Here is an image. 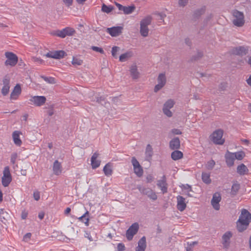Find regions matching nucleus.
Returning a JSON list of instances; mask_svg holds the SVG:
<instances>
[{"label":"nucleus","mask_w":251,"mask_h":251,"mask_svg":"<svg viewBox=\"0 0 251 251\" xmlns=\"http://www.w3.org/2000/svg\"><path fill=\"white\" fill-rule=\"evenodd\" d=\"M22 132L20 131L15 130L12 133V138L14 144L18 147H20L22 144V140L20 138V135Z\"/></svg>","instance_id":"obj_20"},{"label":"nucleus","mask_w":251,"mask_h":251,"mask_svg":"<svg viewBox=\"0 0 251 251\" xmlns=\"http://www.w3.org/2000/svg\"><path fill=\"white\" fill-rule=\"evenodd\" d=\"M137 188L141 194L147 195L150 199L153 201L157 200V196L152 189L149 188L143 187L141 185H138Z\"/></svg>","instance_id":"obj_5"},{"label":"nucleus","mask_w":251,"mask_h":251,"mask_svg":"<svg viewBox=\"0 0 251 251\" xmlns=\"http://www.w3.org/2000/svg\"><path fill=\"white\" fill-rule=\"evenodd\" d=\"M53 171L54 174L56 175H59L61 173V164L58 160H55L54 162Z\"/></svg>","instance_id":"obj_25"},{"label":"nucleus","mask_w":251,"mask_h":251,"mask_svg":"<svg viewBox=\"0 0 251 251\" xmlns=\"http://www.w3.org/2000/svg\"><path fill=\"white\" fill-rule=\"evenodd\" d=\"M27 216V213L25 212H23L22 213L21 217L22 219H25Z\"/></svg>","instance_id":"obj_64"},{"label":"nucleus","mask_w":251,"mask_h":251,"mask_svg":"<svg viewBox=\"0 0 251 251\" xmlns=\"http://www.w3.org/2000/svg\"><path fill=\"white\" fill-rule=\"evenodd\" d=\"M177 208L180 211H183L186 207L185 199L182 196H178L176 197Z\"/></svg>","instance_id":"obj_16"},{"label":"nucleus","mask_w":251,"mask_h":251,"mask_svg":"<svg viewBox=\"0 0 251 251\" xmlns=\"http://www.w3.org/2000/svg\"><path fill=\"white\" fill-rule=\"evenodd\" d=\"M232 15L234 18L233 20L234 25L238 27H241L244 25V15L243 12L235 10L232 12Z\"/></svg>","instance_id":"obj_3"},{"label":"nucleus","mask_w":251,"mask_h":251,"mask_svg":"<svg viewBox=\"0 0 251 251\" xmlns=\"http://www.w3.org/2000/svg\"><path fill=\"white\" fill-rule=\"evenodd\" d=\"M185 44L188 45V46H191L192 45V43L190 39L189 38H186L185 39Z\"/></svg>","instance_id":"obj_60"},{"label":"nucleus","mask_w":251,"mask_h":251,"mask_svg":"<svg viewBox=\"0 0 251 251\" xmlns=\"http://www.w3.org/2000/svg\"><path fill=\"white\" fill-rule=\"evenodd\" d=\"M181 188L185 190H188L189 191H192L191 187L188 184L184 185L182 184L181 186Z\"/></svg>","instance_id":"obj_55"},{"label":"nucleus","mask_w":251,"mask_h":251,"mask_svg":"<svg viewBox=\"0 0 251 251\" xmlns=\"http://www.w3.org/2000/svg\"><path fill=\"white\" fill-rule=\"evenodd\" d=\"M130 74L133 79H136L139 77V72H138L137 66L132 65L130 70Z\"/></svg>","instance_id":"obj_30"},{"label":"nucleus","mask_w":251,"mask_h":251,"mask_svg":"<svg viewBox=\"0 0 251 251\" xmlns=\"http://www.w3.org/2000/svg\"><path fill=\"white\" fill-rule=\"evenodd\" d=\"M125 245L123 243H119L117 245V251H124L125 250Z\"/></svg>","instance_id":"obj_52"},{"label":"nucleus","mask_w":251,"mask_h":251,"mask_svg":"<svg viewBox=\"0 0 251 251\" xmlns=\"http://www.w3.org/2000/svg\"><path fill=\"white\" fill-rule=\"evenodd\" d=\"M5 55L7 58L5 62V65L6 66L10 65L11 66H15L18 61L17 56L12 52H6Z\"/></svg>","instance_id":"obj_9"},{"label":"nucleus","mask_w":251,"mask_h":251,"mask_svg":"<svg viewBox=\"0 0 251 251\" xmlns=\"http://www.w3.org/2000/svg\"><path fill=\"white\" fill-rule=\"evenodd\" d=\"M133 53L131 51H127L126 52L121 54L119 57V60L121 62H125L128 59L132 57Z\"/></svg>","instance_id":"obj_27"},{"label":"nucleus","mask_w":251,"mask_h":251,"mask_svg":"<svg viewBox=\"0 0 251 251\" xmlns=\"http://www.w3.org/2000/svg\"><path fill=\"white\" fill-rule=\"evenodd\" d=\"M3 86L1 89V93L3 96H6L9 91V80L4 78L3 80Z\"/></svg>","instance_id":"obj_23"},{"label":"nucleus","mask_w":251,"mask_h":251,"mask_svg":"<svg viewBox=\"0 0 251 251\" xmlns=\"http://www.w3.org/2000/svg\"><path fill=\"white\" fill-rule=\"evenodd\" d=\"M251 222V214L246 209H243L237 222V228L239 232L246 230Z\"/></svg>","instance_id":"obj_1"},{"label":"nucleus","mask_w":251,"mask_h":251,"mask_svg":"<svg viewBox=\"0 0 251 251\" xmlns=\"http://www.w3.org/2000/svg\"><path fill=\"white\" fill-rule=\"evenodd\" d=\"M180 140L178 137H175L169 143L170 148L172 150H178L180 148Z\"/></svg>","instance_id":"obj_21"},{"label":"nucleus","mask_w":251,"mask_h":251,"mask_svg":"<svg viewBox=\"0 0 251 251\" xmlns=\"http://www.w3.org/2000/svg\"><path fill=\"white\" fill-rule=\"evenodd\" d=\"M146 239L145 236L142 237L138 242V247L139 248H146Z\"/></svg>","instance_id":"obj_37"},{"label":"nucleus","mask_w":251,"mask_h":251,"mask_svg":"<svg viewBox=\"0 0 251 251\" xmlns=\"http://www.w3.org/2000/svg\"><path fill=\"white\" fill-rule=\"evenodd\" d=\"M119 50H120V48L118 47H117V46H114L112 48L111 52H112V56L114 58H117V51H118Z\"/></svg>","instance_id":"obj_46"},{"label":"nucleus","mask_w":251,"mask_h":251,"mask_svg":"<svg viewBox=\"0 0 251 251\" xmlns=\"http://www.w3.org/2000/svg\"><path fill=\"white\" fill-rule=\"evenodd\" d=\"M145 154H146V160H150L153 154V151H152V149L151 146L148 144L147 146L146 149V151H145Z\"/></svg>","instance_id":"obj_29"},{"label":"nucleus","mask_w":251,"mask_h":251,"mask_svg":"<svg viewBox=\"0 0 251 251\" xmlns=\"http://www.w3.org/2000/svg\"><path fill=\"white\" fill-rule=\"evenodd\" d=\"M172 133L175 135H180L182 133L181 131L178 129L174 128L172 130Z\"/></svg>","instance_id":"obj_54"},{"label":"nucleus","mask_w":251,"mask_h":251,"mask_svg":"<svg viewBox=\"0 0 251 251\" xmlns=\"http://www.w3.org/2000/svg\"><path fill=\"white\" fill-rule=\"evenodd\" d=\"M164 86L158 83L157 85H156L154 87V91L155 92H158L159 90H160L162 88H163Z\"/></svg>","instance_id":"obj_53"},{"label":"nucleus","mask_w":251,"mask_h":251,"mask_svg":"<svg viewBox=\"0 0 251 251\" xmlns=\"http://www.w3.org/2000/svg\"><path fill=\"white\" fill-rule=\"evenodd\" d=\"M248 48L246 47L239 46L234 48L232 52L238 55H245L248 53Z\"/></svg>","instance_id":"obj_17"},{"label":"nucleus","mask_w":251,"mask_h":251,"mask_svg":"<svg viewBox=\"0 0 251 251\" xmlns=\"http://www.w3.org/2000/svg\"><path fill=\"white\" fill-rule=\"evenodd\" d=\"M116 5L118 7L119 10L123 11L124 6H123L122 4L118 3H115Z\"/></svg>","instance_id":"obj_59"},{"label":"nucleus","mask_w":251,"mask_h":251,"mask_svg":"<svg viewBox=\"0 0 251 251\" xmlns=\"http://www.w3.org/2000/svg\"><path fill=\"white\" fill-rule=\"evenodd\" d=\"M152 18L150 16H148L140 22V33L143 37H147L148 36L149 29L148 25L151 24Z\"/></svg>","instance_id":"obj_2"},{"label":"nucleus","mask_w":251,"mask_h":251,"mask_svg":"<svg viewBox=\"0 0 251 251\" xmlns=\"http://www.w3.org/2000/svg\"><path fill=\"white\" fill-rule=\"evenodd\" d=\"M205 10V7L198 9L194 12V15L195 17H199L204 13Z\"/></svg>","instance_id":"obj_39"},{"label":"nucleus","mask_w":251,"mask_h":251,"mask_svg":"<svg viewBox=\"0 0 251 251\" xmlns=\"http://www.w3.org/2000/svg\"><path fill=\"white\" fill-rule=\"evenodd\" d=\"M67 55V53L64 50H56L54 51H49L45 56L48 58H52L54 59H59L63 58Z\"/></svg>","instance_id":"obj_11"},{"label":"nucleus","mask_w":251,"mask_h":251,"mask_svg":"<svg viewBox=\"0 0 251 251\" xmlns=\"http://www.w3.org/2000/svg\"><path fill=\"white\" fill-rule=\"evenodd\" d=\"M158 83L164 86L166 82V78L165 74H160L157 78Z\"/></svg>","instance_id":"obj_33"},{"label":"nucleus","mask_w":251,"mask_h":251,"mask_svg":"<svg viewBox=\"0 0 251 251\" xmlns=\"http://www.w3.org/2000/svg\"><path fill=\"white\" fill-rule=\"evenodd\" d=\"M135 9L134 5L124 7L123 11L125 14H129L132 13Z\"/></svg>","instance_id":"obj_34"},{"label":"nucleus","mask_w":251,"mask_h":251,"mask_svg":"<svg viewBox=\"0 0 251 251\" xmlns=\"http://www.w3.org/2000/svg\"><path fill=\"white\" fill-rule=\"evenodd\" d=\"M134 173L136 174L138 176H141L143 175V169L140 167H138L134 168Z\"/></svg>","instance_id":"obj_44"},{"label":"nucleus","mask_w":251,"mask_h":251,"mask_svg":"<svg viewBox=\"0 0 251 251\" xmlns=\"http://www.w3.org/2000/svg\"><path fill=\"white\" fill-rule=\"evenodd\" d=\"M240 189V184L238 183H234L231 188L230 194L232 196H235Z\"/></svg>","instance_id":"obj_36"},{"label":"nucleus","mask_w":251,"mask_h":251,"mask_svg":"<svg viewBox=\"0 0 251 251\" xmlns=\"http://www.w3.org/2000/svg\"><path fill=\"white\" fill-rule=\"evenodd\" d=\"M201 178L203 182L205 184H208L211 182L209 173L203 172L201 175Z\"/></svg>","instance_id":"obj_32"},{"label":"nucleus","mask_w":251,"mask_h":251,"mask_svg":"<svg viewBox=\"0 0 251 251\" xmlns=\"http://www.w3.org/2000/svg\"><path fill=\"white\" fill-rule=\"evenodd\" d=\"M89 213L87 210L86 211V212L84 214H83L81 216L79 217L78 218V219L79 221L83 222L86 226H89Z\"/></svg>","instance_id":"obj_26"},{"label":"nucleus","mask_w":251,"mask_h":251,"mask_svg":"<svg viewBox=\"0 0 251 251\" xmlns=\"http://www.w3.org/2000/svg\"><path fill=\"white\" fill-rule=\"evenodd\" d=\"M221 195L219 192H216L213 194L211 203L213 207L216 210H218L220 209L219 202L221 201Z\"/></svg>","instance_id":"obj_13"},{"label":"nucleus","mask_w":251,"mask_h":251,"mask_svg":"<svg viewBox=\"0 0 251 251\" xmlns=\"http://www.w3.org/2000/svg\"><path fill=\"white\" fill-rule=\"evenodd\" d=\"M45 214L43 212H41L38 214V217L40 220H42L44 217Z\"/></svg>","instance_id":"obj_63"},{"label":"nucleus","mask_w":251,"mask_h":251,"mask_svg":"<svg viewBox=\"0 0 251 251\" xmlns=\"http://www.w3.org/2000/svg\"><path fill=\"white\" fill-rule=\"evenodd\" d=\"M123 27L122 26H113L106 29V32L112 37L119 36L122 33Z\"/></svg>","instance_id":"obj_15"},{"label":"nucleus","mask_w":251,"mask_h":251,"mask_svg":"<svg viewBox=\"0 0 251 251\" xmlns=\"http://www.w3.org/2000/svg\"><path fill=\"white\" fill-rule=\"evenodd\" d=\"M233 154L235 156V158L239 160L243 159L245 155L243 151L236 152L233 153Z\"/></svg>","instance_id":"obj_41"},{"label":"nucleus","mask_w":251,"mask_h":251,"mask_svg":"<svg viewBox=\"0 0 251 251\" xmlns=\"http://www.w3.org/2000/svg\"><path fill=\"white\" fill-rule=\"evenodd\" d=\"M175 102L173 100L170 99L168 100L164 104L163 108V112L166 116L169 117L172 116V112L170 110L174 105Z\"/></svg>","instance_id":"obj_12"},{"label":"nucleus","mask_w":251,"mask_h":251,"mask_svg":"<svg viewBox=\"0 0 251 251\" xmlns=\"http://www.w3.org/2000/svg\"><path fill=\"white\" fill-rule=\"evenodd\" d=\"M103 172L105 176H109L112 174V166L110 163L106 164L103 168Z\"/></svg>","instance_id":"obj_31"},{"label":"nucleus","mask_w":251,"mask_h":251,"mask_svg":"<svg viewBox=\"0 0 251 251\" xmlns=\"http://www.w3.org/2000/svg\"><path fill=\"white\" fill-rule=\"evenodd\" d=\"M75 32V30L70 27H66L62 30H57L52 32V34L62 38H65L67 36H72Z\"/></svg>","instance_id":"obj_4"},{"label":"nucleus","mask_w":251,"mask_h":251,"mask_svg":"<svg viewBox=\"0 0 251 251\" xmlns=\"http://www.w3.org/2000/svg\"><path fill=\"white\" fill-rule=\"evenodd\" d=\"M12 181V176L10 172V169L8 166L4 168L3 176L2 177V184L4 187H7Z\"/></svg>","instance_id":"obj_7"},{"label":"nucleus","mask_w":251,"mask_h":251,"mask_svg":"<svg viewBox=\"0 0 251 251\" xmlns=\"http://www.w3.org/2000/svg\"><path fill=\"white\" fill-rule=\"evenodd\" d=\"M46 82L50 84H55L56 83L55 79L53 77H47L45 76H41Z\"/></svg>","instance_id":"obj_40"},{"label":"nucleus","mask_w":251,"mask_h":251,"mask_svg":"<svg viewBox=\"0 0 251 251\" xmlns=\"http://www.w3.org/2000/svg\"><path fill=\"white\" fill-rule=\"evenodd\" d=\"M104 100V99L102 97H97L96 98V101L98 103H101L102 101Z\"/></svg>","instance_id":"obj_58"},{"label":"nucleus","mask_w":251,"mask_h":251,"mask_svg":"<svg viewBox=\"0 0 251 251\" xmlns=\"http://www.w3.org/2000/svg\"><path fill=\"white\" fill-rule=\"evenodd\" d=\"M73 0H63L64 2L68 7L72 5L73 3Z\"/></svg>","instance_id":"obj_57"},{"label":"nucleus","mask_w":251,"mask_h":251,"mask_svg":"<svg viewBox=\"0 0 251 251\" xmlns=\"http://www.w3.org/2000/svg\"><path fill=\"white\" fill-rule=\"evenodd\" d=\"M47 113L49 116H51L54 114V110L52 109H50L48 110Z\"/></svg>","instance_id":"obj_62"},{"label":"nucleus","mask_w":251,"mask_h":251,"mask_svg":"<svg viewBox=\"0 0 251 251\" xmlns=\"http://www.w3.org/2000/svg\"><path fill=\"white\" fill-rule=\"evenodd\" d=\"M131 162L133 166V168L136 167H140L139 162L137 160L135 157H133L131 159Z\"/></svg>","instance_id":"obj_48"},{"label":"nucleus","mask_w":251,"mask_h":251,"mask_svg":"<svg viewBox=\"0 0 251 251\" xmlns=\"http://www.w3.org/2000/svg\"><path fill=\"white\" fill-rule=\"evenodd\" d=\"M91 161L92 168L93 169H96L98 167H99L100 165V161L98 160H91Z\"/></svg>","instance_id":"obj_43"},{"label":"nucleus","mask_w":251,"mask_h":251,"mask_svg":"<svg viewBox=\"0 0 251 251\" xmlns=\"http://www.w3.org/2000/svg\"><path fill=\"white\" fill-rule=\"evenodd\" d=\"M18 157V154L16 152H13L10 157V162L13 165V168L15 169V167H18V165L16 164V161Z\"/></svg>","instance_id":"obj_35"},{"label":"nucleus","mask_w":251,"mask_h":251,"mask_svg":"<svg viewBox=\"0 0 251 251\" xmlns=\"http://www.w3.org/2000/svg\"><path fill=\"white\" fill-rule=\"evenodd\" d=\"M21 88L20 84H17L14 87L13 91H12L10 94V100H17L20 95L21 93Z\"/></svg>","instance_id":"obj_18"},{"label":"nucleus","mask_w":251,"mask_h":251,"mask_svg":"<svg viewBox=\"0 0 251 251\" xmlns=\"http://www.w3.org/2000/svg\"><path fill=\"white\" fill-rule=\"evenodd\" d=\"M203 56V52L202 51H198L197 54L193 55L191 58V60L196 61L201 58Z\"/></svg>","instance_id":"obj_42"},{"label":"nucleus","mask_w":251,"mask_h":251,"mask_svg":"<svg viewBox=\"0 0 251 251\" xmlns=\"http://www.w3.org/2000/svg\"><path fill=\"white\" fill-rule=\"evenodd\" d=\"M235 155L233 153H231L228 151L225 155L226 161L227 165L228 167H231L234 165Z\"/></svg>","instance_id":"obj_22"},{"label":"nucleus","mask_w":251,"mask_h":251,"mask_svg":"<svg viewBox=\"0 0 251 251\" xmlns=\"http://www.w3.org/2000/svg\"><path fill=\"white\" fill-rule=\"evenodd\" d=\"M114 8L112 6H107L105 4H103L101 7V11L106 13H109L111 12Z\"/></svg>","instance_id":"obj_38"},{"label":"nucleus","mask_w":251,"mask_h":251,"mask_svg":"<svg viewBox=\"0 0 251 251\" xmlns=\"http://www.w3.org/2000/svg\"><path fill=\"white\" fill-rule=\"evenodd\" d=\"M92 49L93 50L97 51V52H100V53H102V54L104 53V50L101 48H99V47H95V46H93V47H92Z\"/></svg>","instance_id":"obj_51"},{"label":"nucleus","mask_w":251,"mask_h":251,"mask_svg":"<svg viewBox=\"0 0 251 251\" xmlns=\"http://www.w3.org/2000/svg\"><path fill=\"white\" fill-rule=\"evenodd\" d=\"M139 229L138 223H134L131 225L126 231V237L128 241L132 240L133 236L136 234Z\"/></svg>","instance_id":"obj_6"},{"label":"nucleus","mask_w":251,"mask_h":251,"mask_svg":"<svg viewBox=\"0 0 251 251\" xmlns=\"http://www.w3.org/2000/svg\"><path fill=\"white\" fill-rule=\"evenodd\" d=\"M223 131L221 129H218L215 131L211 135L212 141L215 144L223 145L225 142V140L222 138Z\"/></svg>","instance_id":"obj_8"},{"label":"nucleus","mask_w":251,"mask_h":251,"mask_svg":"<svg viewBox=\"0 0 251 251\" xmlns=\"http://www.w3.org/2000/svg\"><path fill=\"white\" fill-rule=\"evenodd\" d=\"M98 156H99V153H97V152H95L92 157H91V160H95V159H97V158L98 157Z\"/></svg>","instance_id":"obj_61"},{"label":"nucleus","mask_w":251,"mask_h":251,"mask_svg":"<svg viewBox=\"0 0 251 251\" xmlns=\"http://www.w3.org/2000/svg\"><path fill=\"white\" fill-rule=\"evenodd\" d=\"M33 198L35 200L38 201L40 198V192L38 191H35L33 192Z\"/></svg>","instance_id":"obj_50"},{"label":"nucleus","mask_w":251,"mask_h":251,"mask_svg":"<svg viewBox=\"0 0 251 251\" xmlns=\"http://www.w3.org/2000/svg\"><path fill=\"white\" fill-rule=\"evenodd\" d=\"M30 104L36 106H41L43 105L46 101V98L45 96H31L29 100Z\"/></svg>","instance_id":"obj_10"},{"label":"nucleus","mask_w":251,"mask_h":251,"mask_svg":"<svg viewBox=\"0 0 251 251\" xmlns=\"http://www.w3.org/2000/svg\"><path fill=\"white\" fill-rule=\"evenodd\" d=\"M183 157V153L176 150L173 151L171 153V157L174 160H177L181 159Z\"/></svg>","instance_id":"obj_28"},{"label":"nucleus","mask_w":251,"mask_h":251,"mask_svg":"<svg viewBox=\"0 0 251 251\" xmlns=\"http://www.w3.org/2000/svg\"><path fill=\"white\" fill-rule=\"evenodd\" d=\"M82 63V61L77 58L73 57V60H72V64L74 65H80Z\"/></svg>","instance_id":"obj_47"},{"label":"nucleus","mask_w":251,"mask_h":251,"mask_svg":"<svg viewBox=\"0 0 251 251\" xmlns=\"http://www.w3.org/2000/svg\"><path fill=\"white\" fill-rule=\"evenodd\" d=\"M248 171V168L244 164H241L237 167V172L240 175L247 174Z\"/></svg>","instance_id":"obj_24"},{"label":"nucleus","mask_w":251,"mask_h":251,"mask_svg":"<svg viewBox=\"0 0 251 251\" xmlns=\"http://www.w3.org/2000/svg\"><path fill=\"white\" fill-rule=\"evenodd\" d=\"M157 186L160 189L163 194L167 193L168 184L165 175L162 176L161 179L157 180Z\"/></svg>","instance_id":"obj_14"},{"label":"nucleus","mask_w":251,"mask_h":251,"mask_svg":"<svg viewBox=\"0 0 251 251\" xmlns=\"http://www.w3.org/2000/svg\"><path fill=\"white\" fill-rule=\"evenodd\" d=\"M232 236L230 231L226 232L222 236V244L225 248H227L229 245V240Z\"/></svg>","instance_id":"obj_19"},{"label":"nucleus","mask_w":251,"mask_h":251,"mask_svg":"<svg viewBox=\"0 0 251 251\" xmlns=\"http://www.w3.org/2000/svg\"><path fill=\"white\" fill-rule=\"evenodd\" d=\"M215 165V162L213 160L209 161L206 164V168L208 170H212Z\"/></svg>","instance_id":"obj_45"},{"label":"nucleus","mask_w":251,"mask_h":251,"mask_svg":"<svg viewBox=\"0 0 251 251\" xmlns=\"http://www.w3.org/2000/svg\"><path fill=\"white\" fill-rule=\"evenodd\" d=\"M189 0H178V5L180 7H184L188 3Z\"/></svg>","instance_id":"obj_49"},{"label":"nucleus","mask_w":251,"mask_h":251,"mask_svg":"<svg viewBox=\"0 0 251 251\" xmlns=\"http://www.w3.org/2000/svg\"><path fill=\"white\" fill-rule=\"evenodd\" d=\"M198 244V242L194 241V242H188L187 245L188 246L190 247V249H192V248Z\"/></svg>","instance_id":"obj_56"}]
</instances>
